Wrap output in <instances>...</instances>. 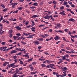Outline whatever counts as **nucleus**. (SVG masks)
Masks as SVG:
<instances>
[{
	"label": "nucleus",
	"instance_id": "0eeeda50",
	"mask_svg": "<svg viewBox=\"0 0 77 77\" xmlns=\"http://www.w3.org/2000/svg\"><path fill=\"white\" fill-rule=\"evenodd\" d=\"M15 64V63H14L12 64H11L10 65H9V67H12L14 66V65Z\"/></svg>",
	"mask_w": 77,
	"mask_h": 77
},
{
	"label": "nucleus",
	"instance_id": "6e6552de",
	"mask_svg": "<svg viewBox=\"0 0 77 77\" xmlns=\"http://www.w3.org/2000/svg\"><path fill=\"white\" fill-rule=\"evenodd\" d=\"M69 21H75V20L72 18H70L69 20Z\"/></svg>",
	"mask_w": 77,
	"mask_h": 77
},
{
	"label": "nucleus",
	"instance_id": "680f3d73",
	"mask_svg": "<svg viewBox=\"0 0 77 77\" xmlns=\"http://www.w3.org/2000/svg\"><path fill=\"white\" fill-rule=\"evenodd\" d=\"M26 57H28V58H29V56L28 54L26 55Z\"/></svg>",
	"mask_w": 77,
	"mask_h": 77
},
{
	"label": "nucleus",
	"instance_id": "13d9d810",
	"mask_svg": "<svg viewBox=\"0 0 77 77\" xmlns=\"http://www.w3.org/2000/svg\"><path fill=\"white\" fill-rule=\"evenodd\" d=\"M71 6H72V7H73L74 8V7H75V5H72V4H71Z\"/></svg>",
	"mask_w": 77,
	"mask_h": 77
},
{
	"label": "nucleus",
	"instance_id": "e433bc0d",
	"mask_svg": "<svg viewBox=\"0 0 77 77\" xmlns=\"http://www.w3.org/2000/svg\"><path fill=\"white\" fill-rule=\"evenodd\" d=\"M33 59L32 58H30V59H29L28 60V62H30V61H32V59Z\"/></svg>",
	"mask_w": 77,
	"mask_h": 77
},
{
	"label": "nucleus",
	"instance_id": "9d476101",
	"mask_svg": "<svg viewBox=\"0 0 77 77\" xmlns=\"http://www.w3.org/2000/svg\"><path fill=\"white\" fill-rule=\"evenodd\" d=\"M63 5H64V6H65V5H67V4H68V2H65L64 1L63 2Z\"/></svg>",
	"mask_w": 77,
	"mask_h": 77
},
{
	"label": "nucleus",
	"instance_id": "f8f14e48",
	"mask_svg": "<svg viewBox=\"0 0 77 77\" xmlns=\"http://www.w3.org/2000/svg\"><path fill=\"white\" fill-rule=\"evenodd\" d=\"M16 50H17V51H21V48H16L15 49Z\"/></svg>",
	"mask_w": 77,
	"mask_h": 77
},
{
	"label": "nucleus",
	"instance_id": "bb28decb",
	"mask_svg": "<svg viewBox=\"0 0 77 77\" xmlns=\"http://www.w3.org/2000/svg\"><path fill=\"white\" fill-rule=\"evenodd\" d=\"M23 7H19L18 8V9H19V11H20V10H21V9H23Z\"/></svg>",
	"mask_w": 77,
	"mask_h": 77
},
{
	"label": "nucleus",
	"instance_id": "aec40b11",
	"mask_svg": "<svg viewBox=\"0 0 77 77\" xmlns=\"http://www.w3.org/2000/svg\"><path fill=\"white\" fill-rule=\"evenodd\" d=\"M16 72L15 73H16V74H17V73H18V72H19L20 71L17 68L16 69Z\"/></svg>",
	"mask_w": 77,
	"mask_h": 77
},
{
	"label": "nucleus",
	"instance_id": "ea45409f",
	"mask_svg": "<svg viewBox=\"0 0 77 77\" xmlns=\"http://www.w3.org/2000/svg\"><path fill=\"white\" fill-rule=\"evenodd\" d=\"M50 64L48 65L47 66H46V68H50Z\"/></svg>",
	"mask_w": 77,
	"mask_h": 77
},
{
	"label": "nucleus",
	"instance_id": "b1692460",
	"mask_svg": "<svg viewBox=\"0 0 77 77\" xmlns=\"http://www.w3.org/2000/svg\"><path fill=\"white\" fill-rule=\"evenodd\" d=\"M33 6H38V3L36 2L34 3L33 4Z\"/></svg>",
	"mask_w": 77,
	"mask_h": 77
},
{
	"label": "nucleus",
	"instance_id": "69168bd1",
	"mask_svg": "<svg viewBox=\"0 0 77 77\" xmlns=\"http://www.w3.org/2000/svg\"><path fill=\"white\" fill-rule=\"evenodd\" d=\"M63 40H64V41H66V39H65V38L64 37H63Z\"/></svg>",
	"mask_w": 77,
	"mask_h": 77
},
{
	"label": "nucleus",
	"instance_id": "c03bdc74",
	"mask_svg": "<svg viewBox=\"0 0 77 77\" xmlns=\"http://www.w3.org/2000/svg\"><path fill=\"white\" fill-rule=\"evenodd\" d=\"M77 56L76 55H70L71 57H74L75 56Z\"/></svg>",
	"mask_w": 77,
	"mask_h": 77
},
{
	"label": "nucleus",
	"instance_id": "49530a36",
	"mask_svg": "<svg viewBox=\"0 0 77 77\" xmlns=\"http://www.w3.org/2000/svg\"><path fill=\"white\" fill-rule=\"evenodd\" d=\"M18 37L17 36H14V39H17V38H18Z\"/></svg>",
	"mask_w": 77,
	"mask_h": 77
},
{
	"label": "nucleus",
	"instance_id": "a19ab883",
	"mask_svg": "<svg viewBox=\"0 0 77 77\" xmlns=\"http://www.w3.org/2000/svg\"><path fill=\"white\" fill-rule=\"evenodd\" d=\"M30 8L31 9H34L35 8H36V7H30Z\"/></svg>",
	"mask_w": 77,
	"mask_h": 77
},
{
	"label": "nucleus",
	"instance_id": "0e129e2a",
	"mask_svg": "<svg viewBox=\"0 0 77 77\" xmlns=\"http://www.w3.org/2000/svg\"><path fill=\"white\" fill-rule=\"evenodd\" d=\"M24 75H21V76H19V77H24Z\"/></svg>",
	"mask_w": 77,
	"mask_h": 77
},
{
	"label": "nucleus",
	"instance_id": "39448f33",
	"mask_svg": "<svg viewBox=\"0 0 77 77\" xmlns=\"http://www.w3.org/2000/svg\"><path fill=\"white\" fill-rule=\"evenodd\" d=\"M17 52V51L13 50L11 51V54H13V53H15Z\"/></svg>",
	"mask_w": 77,
	"mask_h": 77
},
{
	"label": "nucleus",
	"instance_id": "f257e3e1",
	"mask_svg": "<svg viewBox=\"0 0 77 77\" xmlns=\"http://www.w3.org/2000/svg\"><path fill=\"white\" fill-rule=\"evenodd\" d=\"M48 14L47 15V16H45L43 18H45V19H47V20L49 19V18H51V15L50 16H48Z\"/></svg>",
	"mask_w": 77,
	"mask_h": 77
},
{
	"label": "nucleus",
	"instance_id": "e2e57ef3",
	"mask_svg": "<svg viewBox=\"0 0 77 77\" xmlns=\"http://www.w3.org/2000/svg\"><path fill=\"white\" fill-rule=\"evenodd\" d=\"M56 5L55 4L54 6V9H55V8H56Z\"/></svg>",
	"mask_w": 77,
	"mask_h": 77
},
{
	"label": "nucleus",
	"instance_id": "20e7f679",
	"mask_svg": "<svg viewBox=\"0 0 77 77\" xmlns=\"http://www.w3.org/2000/svg\"><path fill=\"white\" fill-rule=\"evenodd\" d=\"M15 28H16V29L17 30H21V28L19 26H16Z\"/></svg>",
	"mask_w": 77,
	"mask_h": 77
},
{
	"label": "nucleus",
	"instance_id": "4c0bfd02",
	"mask_svg": "<svg viewBox=\"0 0 77 77\" xmlns=\"http://www.w3.org/2000/svg\"><path fill=\"white\" fill-rule=\"evenodd\" d=\"M31 22H32V26H34V25H35V22H34V21L32 20Z\"/></svg>",
	"mask_w": 77,
	"mask_h": 77
},
{
	"label": "nucleus",
	"instance_id": "f3484780",
	"mask_svg": "<svg viewBox=\"0 0 77 77\" xmlns=\"http://www.w3.org/2000/svg\"><path fill=\"white\" fill-rule=\"evenodd\" d=\"M1 6H2V8H3V9H5V6L3 4H2L0 5Z\"/></svg>",
	"mask_w": 77,
	"mask_h": 77
},
{
	"label": "nucleus",
	"instance_id": "9b49d317",
	"mask_svg": "<svg viewBox=\"0 0 77 77\" xmlns=\"http://www.w3.org/2000/svg\"><path fill=\"white\" fill-rule=\"evenodd\" d=\"M37 72H38L36 71L35 72H31L30 73H31V74L33 75V74H36V73H37Z\"/></svg>",
	"mask_w": 77,
	"mask_h": 77
},
{
	"label": "nucleus",
	"instance_id": "c85d7f7f",
	"mask_svg": "<svg viewBox=\"0 0 77 77\" xmlns=\"http://www.w3.org/2000/svg\"><path fill=\"white\" fill-rule=\"evenodd\" d=\"M30 69L31 70V71H33V66H31L30 67Z\"/></svg>",
	"mask_w": 77,
	"mask_h": 77
},
{
	"label": "nucleus",
	"instance_id": "a18cd8bd",
	"mask_svg": "<svg viewBox=\"0 0 77 77\" xmlns=\"http://www.w3.org/2000/svg\"><path fill=\"white\" fill-rule=\"evenodd\" d=\"M53 31V30L51 29H50L49 30V32H52Z\"/></svg>",
	"mask_w": 77,
	"mask_h": 77
},
{
	"label": "nucleus",
	"instance_id": "412c9836",
	"mask_svg": "<svg viewBox=\"0 0 77 77\" xmlns=\"http://www.w3.org/2000/svg\"><path fill=\"white\" fill-rule=\"evenodd\" d=\"M46 61L47 63H48V64L51 63L50 62L51 61L50 60H46Z\"/></svg>",
	"mask_w": 77,
	"mask_h": 77
},
{
	"label": "nucleus",
	"instance_id": "c756f323",
	"mask_svg": "<svg viewBox=\"0 0 77 77\" xmlns=\"http://www.w3.org/2000/svg\"><path fill=\"white\" fill-rule=\"evenodd\" d=\"M58 32H60V33H63V32H62V31L60 30L58 31Z\"/></svg>",
	"mask_w": 77,
	"mask_h": 77
},
{
	"label": "nucleus",
	"instance_id": "3c124183",
	"mask_svg": "<svg viewBox=\"0 0 77 77\" xmlns=\"http://www.w3.org/2000/svg\"><path fill=\"white\" fill-rule=\"evenodd\" d=\"M7 11V9L6 8L4 9L3 10V12H6V11Z\"/></svg>",
	"mask_w": 77,
	"mask_h": 77
},
{
	"label": "nucleus",
	"instance_id": "864d4df0",
	"mask_svg": "<svg viewBox=\"0 0 77 77\" xmlns=\"http://www.w3.org/2000/svg\"><path fill=\"white\" fill-rule=\"evenodd\" d=\"M57 27H59V26H60V23H58L57 24Z\"/></svg>",
	"mask_w": 77,
	"mask_h": 77
},
{
	"label": "nucleus",
	"instance_id": "338daca9",
	"mask_svg": "<svg viewBox=\"0 0 77 77\" xmlns=\"http://www.w3.org/2000/svg\"><path fill=\"white\" fill-rule=\"evenodd\" d=\"M9 37L10 38H12V34H10L9 35Z\"/></svg>",
	"mask_w": 77,
	"mask_h": 77
},
{
	"label": "nucleus",
	"instance_id": "c9c22d12",
	"mask_svg": "<svg viewBox=\"0 0 77 77\" xmlns=\"http://www.w3.org/2000/svg\"><path fill=\"white\" fill-rule=\"evenodd\" d=\"M65 59H66V58H65V56L63 57V60H65Z\"/></svg>",
	"mask_w": 77,
	"mask_h": 77
},
{
	"label": "nucleus",
	"instance_id": "58836bf2",
	"mask_svg": "<svg viewBox=\"0 0 77 77\" xmlns=\"http://www.w3.org/2000/svg\"><path fill=\"white\" fill-rule=\"evenodd\" d=\"M21 43H22L23 44H24V45H26V43L23 42L21 41Z\"/></svg>",
	"mask_w": 77,
	"mask_h": 77
},
{
	"label": "nucleus",
	"instance_id": "4468645a",
	"mask_svg": "<svg viewBox=\"0 0 77 77\" xmlns=\"http://www.w3.org/2000/svg\"><path fill=\"white\" fill-rule=\"evenodd\" d=\"M33 36H35V34H33V35H29V37L30 38H33Z\"/></svg>",
	"mask_w": 77,
	"mask_h": 77
},
{
	"label": "nucleus",
	"instance_id": "2eb2a0df",
	"mask_svg": "<svg viewBox=\"0 0 77 77\" xmlns=\"http://www.w3.org/2000/svg\"><path fill=\"white\" fill-rule=\"evenodd\" d=\"M17 73H14V74L13 75V77H17Z\"/></svg>",
	"mask_w": 77,
	"mask_h": 77
},
{
	"label": "nucleus",
	"instance_id": "052dcab7",
	"mask_svg": "<svg viewBox=\"0 0 77 77\" xmlns=\"http://www.w3.org/2000/svg\"><path fill=\"white\" fill-rule=\"evenodd\" d=\"M24 1V0H20L19 1L20 2H23Z\"/></svg>",
	"mask_w": 77,
	"mask_h": 77
},
{
	"label": "nucleus",
	"instance_id": "72a5a7b5",
	"mask_svg": "<svg viewBox=\"0 0 77 77\" xmlns=\"http://www.w3.org/2000/svg\"><path fill=\"white\" fill-rule=\"evenodd\" d=\"M17 46V45H15V46H13V47H11L10 48V49L11 50V49H12L14 47H15Z\"/></svg>",
	"mask_w": 77,
	"mask_h": 77
},
{
	"label": "nucleus",
	"instance_id": "7ed1b4c3",
	"mask_svg": "<svg viewBox=\"0 0 77 77\" xmlns=\"http://www.w3.org/2000/svg\"><path fill=\"white\" fill-rule=\"evenodd\" d=\"M13 4L12 5V8H15V6H16V5H17L18 4V3H13Z\"/></svg>",
	"mask_w": 77,
	"mask_h": 77
},
{
	"label": "nucleus",
	"instance_id": "dca6fc26",
	"mask_svg": "<svg viewBox=\"0 0 77 77\" xmlns=\"http://www.w3.org/2000/svg\"><path fill=\"white\" fill-rule=\"evenodd\" d=\"M37 40H38V41H42L44 40V39H43V38H38L37 39Z\"/></svg>",
	"mask_w": 77,
	"mask_h": 77
},
{
	"label": "nucleus",
	"instance_id": "f704fd0d",
	"mask_svg": "<svg viewBox=\"0 0 77 77\" xmlns=\"http://www.w3.org/2000/svg\"><path fill=\"white\" fill-rule=\"evenodd\" d=\"M60 9H64V7L62 6L60 8Z\"/></svg>",
	"mask_w": 77,
	"mask_h": 77
},
{
	"label": "nucleus",
	"instance_id": "bf43d9fd",
	"mask_svg": "<svg viewBox=\"0 0 77 77\" xmlns=\"http://www.w3.org/2000/svg\"><path fill=\"white\" fill-rule=\"evenodd\" d=\"M44 26V25L41 24V25H40V26H39V27H42V26L43 27Z\"/></svg>",
	"mask_w": 77,
	"mask_h": 77
},
{
	"label": "nucleus",
	"instance_id": "09e8293b",
	"mask_svg": "<svg viewBox=\"0 0 77 77\" xmlns=\"http://www.w3.org/2000/svg\"><path fill=\"white\" fill-rule=\"evenodd\" d=\"M66 60H67V61H68V62H70V60L68 58L66 59Z\"/></svg>",
	"mask_w": 77,
	"mask_h": 77
},
{
	"label": "nucleus",
	"instance_id": "8fccbe9b",
	"mask_svg": "<svg viewBox=\"0 0 77 77\" xmlns=\"http://www.w3.org/2000/svg\"><path fill=\"white\" fill-rule=\"evenodd\" d=\"M62 61H60L59 62L57 63H58V64H60V63H62Z\"/></svg>",
	"mask_w": 77,
	"mask_h": 77
},
{
	"label": "nucleus",
	"instance_id": "37998d69",
	"mask_svg": "<svg viewBox=\"0 0 77 77\" xmlns=\"http://www.w3.org/2000/svg\"><path fill=\"white\" fill-rule=\"evenodd\" d=\"M23 34H24V35H25L26 36H28V34L26 33V32L24 33Z\"/></svg>",
	"mask_w": 77,
	"mask_h": 77
},
{
	"label": "nucleus",
	"instance_id": "7c9ffc66",
	"mask_svg": "<svg viewBox=\"0 0 77 77\" xmlns=\"http://www.w3.org/2000/svg\"><path fill=\"white\" fill-rule=\"evenodd\" d=\"M24 24H26V26H27V25H28V24H29V22L28 21H27L26 22V23H24Z\"/></svg>",
	"mask_w": 77,
	"mask_h": 77
},
{
	"label": "nucleus",
	"instance_id": "5701e85b",
	"mask_svg": "<svg viewBox=\"0 0 77 77\" xmlns=\"http://www.w3.org/2000/svg\"><path fill=\"white\" fill-rule=\"evenodd\" d=\"M22 54V53L20 52L19 53H18V54H16L17 56H20V55H21V54Z\"/></svg>",
	"mask_w": 77,
	"mask_h": 77
},
{
	"label": "nucleus",
	"instance_id": "6e6d98bb",
	"mask_svg": "<svg viewBox=\"0 0 77 77\" xmlns=\"http://www.w3.org/2000/svg\"><path fill=\"white\" fill-rule=\"evenodd\" d=\"M66 7L67 8H69L70 7H69V5L67 4L66 6Z\"/></svg>",
	"mask_w": 77,
	"mask_h": 77
},
{
	"label": "nucleus",
	"instance_id": "a211bd4d",
	"mask_svg": "<svg viewBox=\"0 0 77 77\" xmlns=\"http://www.w3.org/2000/svg\"><path fill=\"white\" fill-rule=\"evenodd\" d=\"M63 69H64L63 70V71H66V69H67V68L66 67H64L63 68Z\"/></svg>",
	"mask_w": 77,
	"mask_h": 77
},
{
	"label": "nucleus",
	"instance_id": "cd10ccee",
	"mask_svg": "<svg viewBox=\"0 0 77 77\" xmlns=\"http://www.w3.org/2000/svg\"><path fill=\"white\" fill-rule=\"evenodd\" d=\"M3 21H4V23H5V22L7 23H9V21L7 20L5 21V20H3Z\"/></svg>",
	"mask_w": 77,
	"mask_h": 77
},
{
	"label": "nucleus",
	"instance_id": "a878e982",
	"mask_svg": "<svg viewBox=\"0 0 77 77\" xmlns=\"http://www.w3.org/2000/svg\"><path fill=\"white\" fill-rule=\"evenodd\" d=\"M1 44H2V45H5L6 44V43L5 42H3Z\"/></svg>",
	"mask_w": 77,
	"mask_h": 77
},
{
	"label": "nucleus",
	"instance_id": "1a4fd4ad",
	"mask_svg": "<svg viewBox=\"0 0 77 77\" xmlns=\"http://www.w3.org/2000/svg\"><path fill=\"white\" fill-rule=\"evenodd\" d=\"M58 39H60V37H59V36H57L54 38V39H55V40H57Z\"/></svg>",
	"mask_w": 77,
	"mask_h": 77
},
{
	"label": "nucleus",
	"instance_id": "ddd939ff",
	"mask_svg": "<svg viewBox=\"0 0 77 77\" xmlns=\"http://www.w3.org/2000/svg\"><path fill=\"white\" fill-rule=\"evenodd\" d=\"M39 17V16H38L36 15H34L32 16L31 17V18H36V17Z\"/></svg>",
	"mask_w": 77,
	"mask_h": 77
},
{
	"label": "nucleus",
	"instance_id": "6ab92c4d",
	"mask_svg": "<svg viewBox=\"0 0 77 77\" xmlns=\"http://www.w3.org/2000/svg\"><path fill=\"white\" fill-rule=\"evenodd\" d=\"M41 66H42V67H45V66H46V65H45V64H41Z\"/></svg>",
	"mask_w": 77,
	"mask_h": 77
},
{
	"label": "nucleus",
	"instance_id": "393cba45",
	"mask_svg": "<svg viewBox=\"0 0 77 77\" xmlns=\"http://www.w3.org/2000/svg\"><path fill=\"white\" fill-rule=\"evenodd\" d=\"M16 35H17V36H18L17 37H19V36H21V34H20V33H18V34H16Z\"/></svg>",
	"mask_w": 77,
	"mask_h": 77
},
{
	"label": "nucleus",
	"instance_id": "603ef678",
	"mask_svg": "<svg viewBox=\"0 0 77 77\" xmlns=\"http://www.w3.org/2000/svg\"><path fill=\"white\" fill-rule=\"evenodd\" d=\"M17 60H18V59H15L14 60V61L15 62V63H17Z\"/></svg>",
	"mask_w": 77,
	"mask_h": 77
},
{
	"label": "nucleus",
	"instance_id": "423d86ee",
	"mask_svg": "<svg viewBox=\"0 0 77 77\" xmlns=\"http://www.w3.org/2000/svg\"><path fill=\"white\" fill-rule=\"evenodd\" d=\"M8 63H8V62H5V63L3 64V65L4 66H6L7 64H8Z\"/></svg>",
	"mask_w": 77,
	"mask_h": 77
},
{
	"label": "nucleus",
	"instance_id": "79ce46f5",
	"mask_svg": "<svg viewBox=\"0 0 77 77\" xmlns=\"http://www.w3.org/2000/svg\"><path fill=\"white\" fill-rule=\"evenodd\" d=\"M13 58H14V59H16V58L17 57V56H14L13 57Z\"/></svg>",
	"mask_w": 77,
	"mask_h": 77
},
{
	"label": "nucleus",
	"instance_id": "2f4dec72",
	"mask_svg": "<svg viewBox=\"0 0 77 77\" xmlns=\"http://www.w3.org/2000/svg\"><path fill=\"white\" fill-rule=\"evenodd\" d=\"M68 3L69 4V5H72V2H71L70 1L68 2Z\"/></svg>",
	"mask_w": 77,
	"mask_h": 77
},
{
	"label": "nucleus",
	"instance_id": "473e14b6",
	"mask_svg": "<svg viewBox=\"0 0 77 77\" xmlns=\"http://www.w3.org/2000/svg\"><path fill=\"white\" fill-rule=\"evenodd\" d=\"M13 32V31H12V30H11L9 31V33H12Z\"/></svg>",
	"mask_w": 77,
	"mask_h": 77
},
{
	"label": "nucleus",
	"instance_id": "f03ea898",
	"mask_svg": "<svg viewBox=\"0 0 77 77\" xmlns=\"http://www.w3.org/2000/svg\"><path fill=\"white\" fill-rule=\"evenodd\" d=\"M34 43L35 45H37L39 44V42L37 41H34Z\"/></svg>",
	"mask_w": 77,
	"mask_h": 77
},
{
	"label": "nucleus",
	"instance_id": "5fc2aeb1",
	"mask_svg": "<svg viewBox=\"0 0 77 77\" xmlns=\"http://www.w3.org/2000/svg\"><path fill=\"white\" fill-rule=\"evenodd\" d=\"M66 10H67V11H71V9H69L67 8V9H66Z\"/></svg>",
	"mask_w": 77,
	"mask_h": 77
},
{
	"label": "nucleus",
	"instance_id": "de8ad7c7",
	"mask_svg": "<svg viewBox=\"0 0 77 77\" xmlns=\"http://www.w3.org/2000/svg\"><path fill=\"white\" fill-rule=\"evenodd\" d=\"M64 56L65 57H69V55H68H68L66 54V55H65Z\"/></svg>",
	"mask_w": 77,
	"mask_h": 77
},
{
	"label": "nucleus",
	"instance_id": "4be33fe9",
	"mask_svg": "<svg viewBox=\"0 0 77 77\" xmlns=\"http://www.w3.org/2000/svg\"><path fill=\"white\" fill-rule=\"evenodd\" d=\"M20 64H21V65H23L24 64V63H23L22 61H20Z\"/></svg>",
	"mask_w": 77,
	"mask_h": 77
},
{
	"label": "nucleus",
	"instance_id": "774afa93",
	"mask_svg": "<svg viewBox=\"0 0 77 77\" xmlns=\"http://www.w3.org/2000/svg\"><path fill=\"white\" fill-rule=\"evenodd\" d=\"M71 40L72 41V42H74V39H73L72 38H71Z\"/></svg>",
	"mask_w": 77,
	"mask_h": 77
},
{
	"label": "nucleus",
	"instance_id": "4d7b16f0",
	"mask_svg": "<svg viewBox=\"0 0 77 77\" xmlns=\"http://www.w3.org/2000/svg\"><path fill=\"white\" fill-rule=\"evenodd\" d=\"M64 30L66 32H68V30L67 29H65Z\"/></svg>",
	"mask_w": 77,
	"mask_h": 77
}]
</instances>
